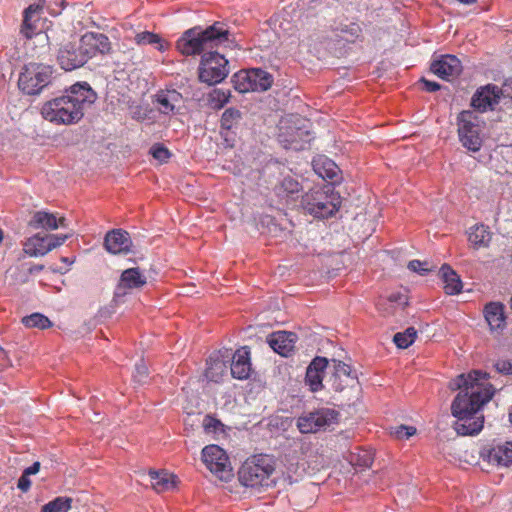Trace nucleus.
Segmentation results:
<instances>
[{
  "instance_id": "f3484780",
  "label": "nucleus",
  "mask_w": 512,
  "mask_h": 512,
  "mask_svg": "<svg viewBox=\"0 0 512 512\" xmlns=\"http://www.w3.org/2000/svg\"><path fill=\"white\" fill-rule=\"evenodd\" d=\"M498 89L494 85H487L479 88L473 95L471 105L480 112H485L488 109H493L494 105L498 103Z\"/></svg>"
},
{
  "instance_id": "ea45409f",
  "label": "nucleus",
  "mask_w": 512,
  "mask_h": 512,
  "mask_svg": "<svg viewBox=\"0 0 512 512\" xmlns=\"http://www.w3.org/2000/svg\"><path fill=\"white\" fill-rule=\"evenodd\" d=\"M230 99V91L223 89H214L209 94V103L214 109L223 108Z\"/></svg>"
},
{
  "instance_id": "a18cd8bd",
  "label": "nucleus",
  "mask_w": 512,
  "mask_h": 512,
  "mask_svg": "<svg viewBox=\"0 0 512 512\" xmlns=\"http://www.w3.org/2000/svg\"><path fill=\"white\" fill-rule=\"evenodd\" d=\"M66 4V0H44V5L51 16L60 15Z\"/></svg>"
},
{
  "instance_id": "9d476101",
  "label": "nucleus",
  "mask_w": 512,
  "mask_h": 512,
  "mask_svg": "<svg viewBox=\"0 0 512 512\" xmlns=\"http://www.w3.org/2000/svg\"><path fill=\"white\" fill-rule=\"evenodd\" d=\"M202 460L207 468L221 480L231 476V468L226 452L218 445H207L202 449Z\"/></svg>"
},
{
  "instance_id": "1a4fd4ad",
  "label": "nucleus",
  "mask_w": 512,
  "mask_h": 512,
  "mask_svg": "<svg viewBox=\"0 0 512 512\" xmlns=\"http://www.w3.org/2000/svg\"><path fill=\"white\" fill-rule=\"evenodd\" d=\"M339 413L330 408H320L302 414L297 419V427L301 433H316L337 423Z\"/></svg>"
},
{
  "instance_id": "f704fd0d",
  "label": "nucleus",
  "mask_w": 512,
  "mask_h": 512,
  "mask_svg": "<svg viewBox=\"0 0 512 512\" xmlns=\"http://www.w3.org/2000/svg\"><path fill=\"white\" fill-rule=\"evenodd\" d=\"M22 324L28 328L47 329L52 326L50 319L42 313L35 312L22 318Z\"/></svg>"
},
{
  "instance_id": "79ce46f5",
  "label": "nucleus",
  "mask_w": 512,
  "mask_h": 512,
  "mask_svg": "<svg viewBox=\"0 0 512 512\" xmlns=\"http://www.w3.org/2000/svg\"><path fill=\"white\" fill-rule=\"evenodd\" d=\"M332 367H333V374L332 377L341 378L342 376H345L347 378H356V376L352 375V368L350 365L344 363L343 361L332 359Z\"/></svg>"
},
{
  "instance_id": "a19ab883",
  "label": "nucleus",
  "mask_w": 512,
  "mask_h": 512,
  "mask_svg": "<svg viewBox=\"0 0 512 512\" xmlns=\"http://www.w3.org/2000/svg\"><path fill=\"white\" fill-rule=\"evenodd\" d=\"M71 507L69 498L57 497L42 507L41 512H67Z\"/></svg>"
},
{
  "instance_id": "bf43d9fd",
  "label": "nucleus",
  "mask_w": 512,
  "mask_h": 512,
  "mask_svg": "<svg viewBox=\"0 0 512 512\" xmlns=\"http://www.w3.org/2000/svg\"><path fill=\"white\" fill-rule=\"evenodd\" d=\"M61 261L69 265L73 263V261L70 260L68 257H62Z\"/></svg>"
},
{
  "instance_id": "e433bc0d",
  "label": "nucleus",
  "mask_w": 512,
  "mask_h": 512,
  "mask_svg": "<svg viewBox=\"0 0 512 512\" xmlns=\"http://www.w3.org/2000/svg\"><path fill=\"white\" fill-rule=\"evenodd\" d=\"M417 330L414 327H408L403 332H398L393 336V342L400 349H406L411 346L416 339Z\"/></svg>"
},
{
  "instance_id": "f8f14e48",
  "label": "nucleus",
  "mask_w": 512,
  "mask_h": 512,
  "mask_svg": "<svg viewBox=\"0 0 512 512\" xmlns=\"http://www.w3.org/2000/svg\"><path fill=\"white\" fill-rule=\"evenodd\" d=\"M79 41L87 61L98 54H109L112 50L109 38L103 33L87 32L81 36Z\"/></svg>"
},
{
  "instance_id": "a211bd4d",
  "label": "nucleus",
  "mask_w": 512,
  "mask_h": 512,
  "mask_svg": "<svg viewBox=\"0 0 512 512\" xmlns=\"http://www.w3.org/2000/svg\"><path fill=\"white\" fill-rule=\"evenodd\" d=\"M296 334L287 331L274 332L268 337V344L281 356L287 357L294 349Z\"/></svg>"
},
{
  "instance_id": "2eb2a0df",
  "label": "nucleus",
  "mask_w": 512,
  "mask_h": 512,
  "mask_svg": "<svg viewBox=\"0 0 512 512\" xmlns=\"http://www.w3.org/2000/svg\"><path fill=\"white\" fill-rule=\"evenodd\" d=\"M147 282L146 277L138 267L128 268L121 273L119 282L114 291V298L119 299L127 294V289H139Z\"/></svg>"
},
{
  "instance_id": "4be33fe9",
  "label": "nucleus",
  "mask_w": 512,
  "mask_h": 512,
  "mask_svg": "<svg viewBox=\"0 0 512 512\" xmlns=\"http://www.w3.org/2000/svg\"><path fill=\"white\" fill-rule=\"evenodd\" d=\"M490 464L495 466L508 467L512 464V442L497 444L483 454Z\"/></svg>"
},
{
  "instance_id": "13d9d810",
  "label": "nucleus",
  "mask_w": 512,
  "mask_h": 512,
  "mask_svg": "<svg viewBox=\"0 0 512 512\" xmlns=\"http://www.w3.org/2000/svg\"><path fill=\"white\" fill-rule=\"evenodd\" d=\"M43 269H44V265L34 264L28 268V272H29V274L33 275V274H37V273L41 272Z\"/></svg>"
},
{
  "instance_id": "20e7f679",
  "label": "nucleus",
  "mask_w": 512,
  "mask_h": 512,
  "mask_svg": "<svg viewBox=\"0 0 512 512\" xmlns=\"http://www.w3.org/2000/svg\"><path fill=\"white\" fill-rule=\"evenodd\" d=\"M306 214L316 219H327L336 214L341 206V197L330 184L315 186L301 198Z\"/></svg>"
},
{
  "instance_id": "2f4dec72",
  "label": "nucleus",
  "mask_w": 512,
  "mask_h": 512,
  "mask_svg": "<svg viewBox=\"0 0 512 512\" xmlns=\"http://www.w3.org/2000/svg\"><path fill=\"white\" fill-rule=\"evenodd\" d=\"M348 461L355 468L364 470L372 465L374 461V454L371 450L358 449L356 452L350 453Z\"/></svg>"
},
{
  "instance_id": "f03ea898",
  "label": "nucleus",
  "mask_w": 512,
  "mask_h": 512,
  "mask_svg": "<svg viewBox=\"0 0 512 512\" xmlns=\"http://www.w3.org/2000/svg\"><path fill=\"white\" fill-rule=\"evenodd\" d=\"M97 94L87 82H77L66 88L61 95L44 102L41 116L55 125L77 124L85 111L96 101Z\"/></svg>"
},
{
  "instance_id": "6e6552de",
  "label": "nucleus",
  "mask_w": 512,
  "mask_h": 512,
  "mask_svg": "<svg viewBox=\"0 0 512 512\" xmlns=\"http://www.w3.org/2000/svg\"><path fill=\"white\" fill-rule=\"evenodd\" d=\"M458 135L462 145L472 152H478L482 146L479 117L472 111H462L457 118Z\"/></svg>"
},
{
  "instance_id": "4468645a",
  "label": "nucleus",
  "mask_w": 512,
  "mask_h": 512,
  "mask_svg": "<svg viewBox=\"0 0 512 512\" xmlns=\"http://www.w3.org/2000/svg\"><path fill=\"white\" fill-rule=\"evenodd\" d=\"M430 70L439 78L448 81L451 77L461 73L462 65L455 55L446 54L433 60L430 65Z\"/></svg>"
},
{
  "instance_id": "603ef678",
  "label": "nucleus",
  "mask_w": 512,
  "mask_h": 512,
  "mask_svg": "<svg viewBox=\"0 0 512 512\" xmlns=\"http://www.w3.org/2000/svg\"><path fill=\"white\" fill-rule=\"evenodd\" d=\"M421 83L423 84V88L427 92H436L441 88V85L438 82L430 81L425 78L421 79Z\"/></svg>"
},
{
  "instance_id": "c9c22d12",
  "label": "nucleus",
  "mask_w": 512,
  "mask_h": 512,
  "mask_svg": "<svg viewBox=\"0 0 512 512\" xmlns=\"http://www.w3.org/2000/svg\"><path fill=\"white\" fill-rule=\"evenodd\" d=\"M235 90L240 93L252 92L250 69L240 70L232 77Z\"/></svg>"
},
{
  "instance_id": "bb28decb",
  "label": "nucleus",
  "mask_w": 512,
  "mask_h": 512,
  "mask_svg": "<svg viewBox=\"0 0 512 512\" xmlns=\"http://www.w3.org/2000/svg\"><path fill=\"white\" fill-rule=\"evenodd\" d=\"M441 278L444 282V291L448 295H457L462 291V281L459 275L448 265L440 268Z\"/></svg>"
},
{
  "instance_id": "680f3d73",
  "label": "nucleus",
  "mask_w": 512,
  "mask_h": 512,
  "mask_svg": "<svg viewBox=\"0 0 512 512\" xmlns=\"http://www.w3.org/2000/svg\"><path fill=\"white\" fill-rule=\"evenodd\" d=\"M2 240H3V231H2V229L0 228V243L2 242Z\"/></svg>"
},
{
  "instance_id": "864d4df0",
  "label": "nucleus",
  "mask_w": 512,
  "mask_h": 512,
  "mask_svg": "<svg viewBox=\"0 0 512 512\" xmlns=\"http://www.w3.org/2000/svg\"><path fill=\"white\" fill-rule=\"evenodd\" d=\"M17 487L23 492L28 491L31 487V480L29 479V476L22 473L18 479Z\"/></svg>"
},
{
  "instance_id": "412c9836",
  "label": "nucleus",
  "mask_w": 512,
  "mask_h": 512,
  "mask_svg": "<svg viewBox=\"0 0 512 512\" xmlns=\"http://www.w3.org/2000/svg\"><path fill=\"white\" fill-rule=\"evenodd\" d=\"M182 101V94L175 89L159 90L154 96V103L163 115L175 113L176 105Z\"/></svg>"
},
{
  "instance_id": "5701e85b",
  "label": "nucleus",
  "mask_w": 512,
  "mask_h": 512,
  "mask_svg": "<svg viewBox=\"0 0 512 512\" xmlns=\"http://www.w3.org/2000/svg\"><path fill=\"white\" fill-rule=\"evenodd\" d=\"M230 369L232 376L236 379L244 380L250 376V351L247 347H242L233 354Z\"/></svg>"
},
{
  "instance_id": "393cba45",
  "label": "nucleus",
  "mask_w": 512,
  "mask_h": 512,
  "mask_svg": "<svg viewBox=\"0 0 512 512\" xmlns=\"http://www.w3.org/2000/svg\"><path fill=\"white\" fill-rule=\"evenodd\" d=\"M46 235L41 236L39 233L27 238L23 243V251L29 257H42L51 251L48 246Z\"/></svg>"
},
{
  "instance_id": "0eeeda50",
  "label": "nucleus",
  "mask_w": 512,
  "mask_h": 512,
  "mask_svg": "<svg viewBox=\"0 0 512 512\" xmlns=\"http://www.w3.org/2000/svg\"><path fill=\"white\" fill-rule=\"evenodd\" d=\"M229 74L228 60L216 51L202 54L199 80L210 86L221 83Z\"/></svg>"
},
{
  "instance_id": "6ab92c4d",
  "label": "nucleus",
  "mask_w": 512,
  "mask_h": 512,
  "mask_svg": "<svg viewBox=\"0 0 512 512\" xmlns=\"http://www.w3.org/2000/svg\"><path fill=\"white\" fill-rule=\"evenodd\" d=\"M242 118L241 112L236 108H228L226 109L221 116L220 120V134L224 141L232 146L234 141L235 132L233 129H235L240 120Z\"/></svg>"
},
{
  "instance_id": "49530a36",
  "label": "nucleus",
  "mask_w": 512,
  "mask_h": 512,
  "mask_svg": "<svg viewBox=\"0 0 512 512\" xmlns=\"http://www.w3.org/2000/svg\"><path fill=\"white\" fill-rule=\"evenodd\" d=\"M71 237V234H48L46 235L47 241L49 242V247H51V251L54 248L61 246L67 239Z\"/></svg>"
},
{
  "instance_id": "7c9ffc66",
  "label": "nucleus",
  "mask_w": 512,
  "mask_h": 512,
  "mask_svg": "<svg viewBox=\"0 0 512 512\" xmlns=\"http://www.w3.org/2000/svg\"><path fill=\"white\" fill-rule=\"evenodd\" d=\"M149 475L153 481V488L157 492L169 491L174 489L176 486L175 476L172 474H168L164 471H150Z\"/></svg>"
},
{
  "instance_id": "a878e982",
  "label": "nucleus",
  "mask_w": 512,
  "mask_h": 512,
  "mask_svg": "<svg viewBox=\"0 0 512 512\" xmlns=\"http://www.w3.org/2000/svg\"><path fill=\"white\" fill-rule=\"evenodd\" d=\"M484 316L491 330L503 329L506 325L504 306L499 302L488 303L484 308Z\"/></svg>"
},
{
  "instance_id": "6e6d98bb",
  "label": "nucleus",
  "mask_w": 512,
  "mask_h": 512,
  "mask_svg": "<svg viewBox=\"0 0 512 512\" xmlns=\"http://www.w3.org/2000/svg\"><path fill=\"white\" fill-rule=\"evenodd\" d=\"M39 470H40V462L36 461L29 467L25 468L23 471V474H25L26 476H31V475H35L36 473H38Z\"/></svg>"
},
{
  "instance_id": "ddd939ff",
  "label": "nucleus",
  "mask_w": 512,
  "mask_h": 512,
  "mask_svg": "<svg viewBox=\"0 0 512 512\" xmlns=\"http://www.w3.org/2000/svg\"><path fill=\"white\" fill-rule=\"evenodd\" d=\"M104 247L110 254H127L131 251L130 234L123 229H112L104 237Z\"/></svg>"
},
{
  "instance_id": "58836bf2",
  "label": "nucleus",
  "mask_w": 512,
  "mask_h": 512,
  "mask_svg": "<svg viewBox=\"0 0 512 512\" xmlns=\"http://www.w3.org/2000/svg\"><path fill=\"white\" fill-rule=\"evenodd\" d=\"M336 31V37H339L341 40L347 43L354 42L361 33L360 26L356 23L341 25V27L337 28Z\"/></svg>"
},
{
  "instance_id": "4c0bfd02",
  "label": "nucleus",
  "mask_w": 512,
  "mask_h": 512,
  "mask_svg": "<svg viewBox=\"0 0 512 512\" xmlns=\"http://www.w3.org/2000/svg\"><path fill=\"white\" fill-rule=\"evenodd\" d=\"M135 42L137 45H154L156 44L157 45V49L159 51H164L165 50V46L162 42V39L161 37L158 35V34H155L153 32H150V31H143V32H140V33H137L135 35V38H134Z\"/></svg>"
},
{
  "instance_id": "aec40b11",
  "label": "nucleus",
  "mask_w": 512,
  "mask_h": 512,
  "mask_svg": "<svg viewBox=\"0 0 512 512\" xmlns=\"http://www.w3.org/2000/svg\"><path fill=\"white\" fill-rule=\"evenodd\" d=\"M29 226L33 229L56 230L59 227H66V218H57L56 214L47 211H37L29 221Z\"/></svg>"
},
{
  "instance_id": "052dcab7",
  "label": "nucleus",
  "mask_w": 512,
  "mask_h": 512,
  "mask_svg": "<svg viewBox=\"0 0 512 512\" xmlns=\"http://www.w3.org/2000/svg\"><path fill=\"white\" fill-rule=\"evenodd\" d=\"M508 418H509V422L512 425V405L509 407V410H508Z\"/></svg>"
},
{
  "instance_id": "72a5a7b5",
  "label": "nucleus",
  "mask_w": 512,
  "mask_h": 512,
  "mask_svg": "<svg viewBox=\"0 0 512 512\" xmlns=\"http://www.w3.org/2000/svg\"><path fill=\"white\" fill-rule=\"evenodd\" d=\"M205 377L210 381H217L225 367L223 360H220L217 354H212L206 361Z\"/></svg>"
},
{
  "instance_id": "dca6fc26",
  "label": "nucleus",
  "mask_w": 512,
  "mask_h": 512,
  "mask_svg": "<svg viewBox=\"0 0 512 512\" xmlns=\"http://www.w3.org/2000/svg\"><path fill=\"white\" fill-rule=\"evenodd\" d=\"M327 367H329L328 359L321 356H316L308 365L305 384L312 392H318L323 388V378Z\"/></svg>"
},
{
  "instance_id": "473e14b6",
  "label": "nucleus",
  "mask_w": 512,
  "mask_h": 512,
  "mask_svg": "<svg viewBox=\"0 0 512 512\" xmlns=\"http://www.w3.org/2000/svg\"><path fill=\"white\" fill-rule=\"evenodd\" d=\"M42 8L43 7L38 4H33V5L28 6L24 10L23 23L21 26V34L25 38L31 39L36 34L35 27H33V25H32V17L34 14H37L39 12V10H41Z\"/></svg>"
},
{
  "instance_id": "de8ad7c7",
  "label": "nucleus",
  "mask_w": 512,
  "mask_h": 512,
  "mask_svg": "<svg viewBox=\"0 0 512 512\" xmlns=\"http://www.w3.org/2000/svg\"><path fill=\"white\" fill-rule=\"evenodd\" d=\"M407 267L409 270H411L419 275H422V276L426 275L430 271V268L428 267V263L422 262L420 260L409 261Z\"/></svg>"
},
{
  "instance_id": "b1692460",
  "label": "nucleus",
  "mask_w": 512,
  "mask_h": 512,
  "mask_svg": "<svg viewBox=\"0 0 512 512\" xmlns=\"http://www.w3.org/2000/svg\"><path fill=\"white\" fill-rule=\"evenodd\" d=\"M313 170L324 180L336 181L339 168L337 164L326 156H318L312 161Z\"/></svg>"
},
{
  "instance_id": "c03bdc74",
  "label": "nucleus",
  "mask_w": 512,
  "mask_h": 512,
  "mask_svg": "<svg viewBox=\"0 0 512 512\" xmlns=\"http://www.w3.org/2000/svg\"><path fill=\"white\" fill-rule=\"evenodd\" d=\"M148 379V368L143 361V359H140L135 364V371L133 373V381L139 385H142L147 382Z\"/></svg>"
},
{
  "instance_id": "4d7b16f0",
  "label": "nucleus",
  "mask_w": 512,
  "mask_h": 512,
  "mask_svg": "<svg viewBox=\"0 0 512 512\" xmlns=\"http://www.w3.org/2000/svg\"><path fill=\"white\" fill-rule=\"evenodd\" d=\"M331 381H332V388L335 391L340 392L344 389V385L342 384L341 378L331 377Z\"/></svg>"
},
{
  "instance_id": "8fccbe9b",
  "label": "nucleus",
  "mask_w": 512,
  "mask_h": 512,
  "mask_svg": "<svg viewBox=\"0 0 512 512\" xmlns=\"http://www.w3.org/2000/svg\"><path fill=\"white\" fill-rule=\"evenodd\" d=\"M416 433V428L413 426L400 425L395 430V435L399 439H409Z\"/></svg>"
},
{
  "instance_id": "f257e3e1",
  "label": "nucleus",
  "mask_w": 512,
  "mask_h": 512,
  "mask_svg": "<svg viewBox=\"0 0 512 512\" xmlns=\"http://www.w3.org/2000/svg\"><path fill=\"white\" fill-rule=\"evenodd\" d=\"M489 375L481 370L460 374L450 383L452 390H459L452 401L451 414L456 418L453 428L458 435L474 436L484 426L483 406L495 394V388L487 383Z\"/></svg>"
},
{
  "instance_id": "3c124183",
  "label": "nucleus",
  "mask_w": 512,
  "mask_h": 512,
  "mask_svg": "<svg viewBox=\"0 0 512 512\" xmlns=\"http://www.w3.org/2000/svg\"><path fill=\"white\" fill-rule=\"evenodd\" d=\"M150 113H151V109H149L148 107L137 106L132 111V118L137 121H145L149 118L148 115Z\"/></svg>"
},
{
  "instance_id": "39448f33",
  "label": "nucleus",
  "mask_w": 512,
  "mask_h": 512,
  "mask_svg": "<svg viewBox=\"0 0 512 512\" xmlns=\"http://www.w3.org/2000/svg\"><path fill=\"white\" fill-rule=\"evenodd\" d=\"M275 461L267 454L253 455L247 458L238 470V480L248 488L270 487L275 485L272 475Z\"/></svg>"
},
{
  "instance_id": "09e8293b",
  "label": "nucleus",
  "mask_w": 512,
  "mask_h": 512,
  "mask_svg": "<svg viewBox=\"0 0 512 512\" xmlns=\"http://www.w3.org/2000/svg\"><path fill=\"white\" fill-rule=\"evenodd\" d=\"M496 371L503 375H512V361L508 359H498L494 363Z\"/></svg>"
},
{
  "instance_id": "9b49d317",
  "label": "nucleus",
  "mask_w": 512,
  "mask_h": 512,
  "mask_svg": "<svg viewBox=\"0 0 512 512\" xmlns=\"http://www.w3.org/2000/svg\"><path fill=\"white\" fill-rule=\"evenodd\" d=\"M56 59L65 71L78 69L88 62L80 41L63 43L58 49Z\"/></svg>"
},
{
  "instance_id": "37998d69",
  "label": "nucleus",
  "mask_w": 512,
  "mask_h": 512,
  "mask_svg": "<svg viewBox=\"0 0 512 512\" xmlns=\"http://www.w3.org/2000/svg\"><path fill=\"white\" fill-rule=\"evenodd\" d=\"M149 153L152 155L154 159L158 160L160 163H166L172 155L169 149L161 143L154 144L150 148Z\"/></svg>"
},
{
  "instance_id": "c85d7f7f",
  "label": "nucleus",
  "mask_w": 512,
  "mask_h": 512,
  "mask_svg": "<svg viewBox=\"0 0 512 512\" xmlns=\"http://www.w3.org/2000/svg\"><path fill=\"white\" fill-rule=\"evenodd\" d=\"M302 190L300 182L291 176L284 177L280 183L275 187V193L279 198L294 199Z\"/></svg>"
},
{
  "instance_id": "7ed1b4c3",
  "label": "nucleus",
  "mask_w": 512,
  "mask_h": 512,
  "mask_svg": "<svg viewBox=\"0 0 512 512\" xmlns=\"http://www.w3.org/2000/svg\"><path fill=\"white\" fill-rule=\"evenodd\" d=\"M241 39L235 29L227 21H215L203 28L194 26L183 32L176 42L177 50L184 56L202 54L206 49L225 47L240 48Z\"/></svg>"
},
{
  "instance_id": "423d86ee",
  "label": "nucleus",
  "mask_w": 512,
  "mask_h": 512,
  "mask_svg": "<svg viewBox=\"0 0 512 512\" xmlns=\"http://www.w3.org/2000/svg\"><path fill=\"white\" fill-rule=\"evenodd\" d=\"M54 73L55 70L51 65L30 62L24 65L19 74L18 87L23 94L39 95L53 83Z\"/></svg>"
},
{
  "instance_id": "5fc2aeb1",
  "label": "nucleus",
  "mask_w": 512,
  "mask_h": 512,
  "mask_svg": "<svg viewBox=\"0 0 512 512\" xmlns=\"http://www.w3.org/2000/svg\"><path fill=\"white\" fill-rule=\"evenodd\" d=\"M219 425H221V422L211 416H206L204 419V428L206 430L216 429Z\"/></svg>"
},
{
  "instance_id": "c756f323",
  "label": "nucleus",
  "mask_w": 512,
  "mask_h": 512,
  "mask_svg": "<svg viewBox=\"0 0 512 512\" xmlns=\"http://www.w3.org/2000/svg\"><path fill=\"white\" fill-rule=\"evenodd\" d=\"M250 74L252 92H264L271 88L274 81L272 74L261 68H251Z\"/></svg>"
},
{
  "instance_id": "cd10ccee",
  "label": "nucleus",
  "mask_w": 512,
  "mask_h": 512,
  "mask_svg": "<svg viewBox=\"0 0 512 512\" xmlns=\"http://www.w3.org/2000/svg\"><path fill=\"white\" fill-rule=\"evenodd\" d=\"M491 238L489 227L484 224H476L469 229L468 240L476 249L488 247Z\"/></svg>"
}]
</instances>
